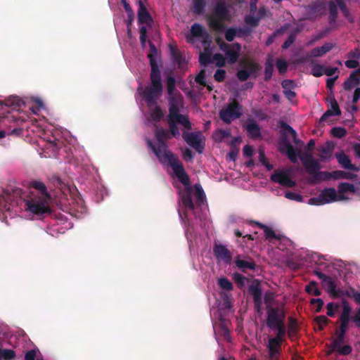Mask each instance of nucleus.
<instances>
[{
  "instance_id": "26",
  "label": "nucleus",
  "mask_w": 360,
  "mask_h": 360,
  "mask_svg": "<svg viewBox=\"0 0 360 360\" xmlns=\"http://www.w3.org/2000/svg\"><path fill=\"white\" fill-rule=\"evenodd\" d=\"M320 195L325 205L335 202L337 192L334 188H326L321 191Z\"/></svg>"
},
{
  "instance_id": "54",
  "label": "nucleus",
  "mask_w": 360,
  "mask_h": 360,
  "mask_svg": "<svg viewBox=\"0 0 360 360\" xmlns=\"http://www.w3.org/2000/svg\"><path fill=\"white\" fill-rule=\"evenodd\" d=\"M315 321L319 325V330H322L324 326L328 324L330 320L326 316L321 315L315 318Z\"/></svg>"
},
{
  "instance_id": "62",
  "label": "nucleus",
  "mask_w": 360,
  "mask_h": 360,
  "mask_svg": "<svg viewBox=\"0 0 360 360\" xmlns=\"http://www.w3.org/2000/svg\"><path fill=\"white\" fill-rule=\"evenodd\" d=\"M339 321H340V326L337 330H339V331L346 334L349 329V322L351 321L342 320V319H339Z\"/></svg>"
},
{
  "instance_id": "4",
  "label": "nucleus",
  "mask_w": 360,
  "mask_h": 360,
  "mask_svg": "<svg viewBox=\"0 0 360 360\" xmlns=\"http://www.w3.org/2000/svg\"><path fill=\"white\" fill-rule=\"evenodd\" d=\"M230 13L229 8L224 0L217 1L212 13L207 17L209 27L216 32H221L225 29L224 21L229 20Z\"/></svg>"
},
{
  "instance_id": "10",
  "label": "nucleus",
  "mask_w": 360,
  "mask_h": 360,
  "mask_svg": "<svg viewBox=\"0 0 360 360\" xmlns=\"http://www.w3.org/2000/svg\"><path fill=\"white\" fill-rule=\"evenodd\" d=\"M299 155L300 160L309 175L314 176L321 169V164L319 160L313 158L311 153H302L299 151Z\"/></svg>"
},
{
  "instance_id": "39",
  "label": "nucleus",
  "mask_w": 360,
  "mask_h": 360,
  "mask_svg": "<svg viewBox=\"0 0 360 360\" xmlns=\"http://www.w3.org/2000/svg\"><path fill=\"white\" fill-rule=\"evenodd\" d=\"M338 5L333 1L328 2L329 20L330 22H335L338 18Z\"/></svg>"
},
{
  "instance_id": "55",
  "label": "nucleus",
  "mask_w": 360,
  "mask_h": 360,
  "mask_svg": "<svg viewBox=\"0 0 360 360\" xmlns=\"http://www.w3.org/2000/svg\"><path fill=\"white\" fill-rule=\"evenodd\" d=\"M213 60L219 68L224 67L226 65L225 58L221 53H215L212 56Z\"/></svg>"
},
{
  "instance_id": "43",
  "label": "nucleus",
  "mask_w": 360,
  "mask_h": 360,
  "mask_svg": "<svg viewBox=\"0 0 360 360\" xmlns=\"http://www.w3.org/2000/svg\"><path fill=\"white\" fill-rule=\"evenodd\" d=\"M355 184L347 183V182H342L339 184L338 188V193L340 194H345L347 192L352 193L354 190Z\"/></svg>"
},
{
  "instance_id": "14",
  "label": "nucleus",
  "mask_w": 360,
  "mask_h": 360,
  "mask_svg": "<svg viewBox=\"0 0 360 360\" xmlns=\"http://www.w3.org/2000/svg\"><path fill=\"white\" fill-rule=\"evenodd\" d=\"M184 140L191 147L195 149L198 153H202L203 146L201 144V138L199 133L184 131L182 134Z\"/></svg>"
},
{
  "instance_id": "12",
  "label": "nucleus",
  "mask_w": 360,
  "mask_h": 360,
  "mask_svg": "<svg viewBox=\"0 0 360 360\" xmlns=\"http://www.w3.org/2000/svg\"><path fill=\"white\" fill-rule=\"evenodd\" d=\"M213 253L218 261H222L227 264L231 263L232 254L226 245L215 243L213 246Z\"/></svg>"
},
{
  "instance_id": "1",
  "label": "nucleus",
  "mask_w": 360,
  "mask_h": 360,
  "mask_svg": "<svg viewBox=\"0 0 360 360\" xmlns=\"http://www.w3.org/2000/svg\"><path fill=\"white\" fill-rule=\"evenodd\" d=\"M30 186L36 191L23 192L20 188L8 186L0 195V205L8 212L27 211L38 216L51 213V196L45 184L34 180L30 183Z\"/></svg>"
},
{
  "instance_id": "35",
  "label": "nucleus",
  "mask_w": 360,
  "mask_h": 360,
  "mask_svg": "<svg viewBox=\"0 0 360 360\" xmlns=\"http://www.w3.org/2000/svg\"><path fill=\"white\" fill-rule=\"evenodd\" d=\"M334 351H336L340 355L347 356L352 353V347L349 345H345L343 346L340 345L338 347L330 348L328 354H330Z\"/></svg>"
},
{
  "instance_id": "16",
  "label": "nucleus",
  "mask_w": 360,
  "mask_h": 360,
  "mask_svg": "<svg viewBox=\"0 0 360 360\" xmlns=\"http://www.w3.org/2000/svg\"><path fill=\"white\" fill-rule=\"evenodd\" d=\"M280 146L281 151L285 153L292 163H296L297 162V156L300 157L299 151L301 153L300 150L296 151L292 145L285 138L281 141Z\"/></svg>"
},
{
  "instance_id": "49",
  "label": "nucleus",
  "mask_w": 360,
  "mask_h": 360,
  "mask_svg": "<svg viewBox=\"0 0 360 360\" xmlns=\"http://www.w3.org/2000/svg\"><path fill=\"white\" fill-rule=\"evenodd\" d=\"M219 286L226 290H232L233 288L232 283L226 277L220 278L218 280Z\"/></svg>"
},
{
  "instance_id": "64",
  "label": "nucleus",
  "mask_w": 360,
  "mask_h": 360,
  "mask_svg": "<svg viewBox=\"0 0 360 360\" xmlns=\"http://www.w3.org/2000/svg\"><path fill=\"white\" fill-rule=\"evenodd\" d=\"M351 321L354 322L356 327L360 328V307L357 309L355 314L352 316Z\"/></svg>"
},
{
  "instance_id": "31",
  "label": "nucleus",
  "mask_w": 360,
  "mask_h": 360,
  "mask_svg": "<svg viewBox=\"0 0 360 360\" xmlns=\"http://www.w3.org/2000/svg\"><path fill=\"white\" fill-rule=\"evenodd\" d=\"M332 178L333 179H354L357 177L356 174L350 173L342 170H335L332 172Z\"/></svg>"
},
{
  "instance_id": "47",
  "label": "nucleus",
  "mask_w": 360,
  "mask_h": 360,
  "mask_svg": "<svg viewBox=\"0 0 360 360\" xmlns=\"http://www.w3.org/2000/svg\"><path fill=\"white\" fill-rule=\"evenodd\" d=\"M264 232L266 239L269 242H271L273 240H281V236L276 234L274 231L269 226L264 229Z\"/></svg>"
},
{
  "instance_id": "11",
  "label": "nucleus",
  "mask_w": 360,
  "mask_h": 360,
  "mask_svg": "<svg viewBox=\"0 0 360 360\" xmlns=\"http://www.w3.org/2000/svg\"><path fill=\"white\" fill-rule=\"evenodd\" d=\"M167 123L169 125V133H170L171 136L174 138H179L180 136V133L179 128L176 125V123L182 125L184 129L187 130H191L192 129L191 122L189 120L188 117H185L184 122L179 121L177 118L169 117H167Z\"/></svg>"
},
{
  "instance_id": "56",
  "label": "nucleus",
  "mask_w": 360,
  "mask_h": 360,
  "mask_svg": "<svg viewBox=\"0 0 360 360\" xmlns=\"http://www.w3.org/2000/svg\"><path fill=\"white\" fill-rule=\"evenodd\" d=\"M236 30H237V37H242L243 36L248 37V36H250L252 32V28L249 27L248 26H244L243 27L236 28Z\"/></svg>"
},
{
  "instance_id": "57",
  "label": "nucleus",
  "mask_w": 360,
  "mask_h": 360,
  "mask_svg": "<svg viewBox=\"0 0 360 360\" xmlns=\"http://www.w3.org/2000/svg\"><path fill=\"white\" fill-rule=\"evenodd\" d=\"M276 68L280 74H283L288 70V63L283 59H278L276 60Z\"/></svg>"
},
{
  "instance_id": "36",
  "label": "nucleus",
  "mask_w": 360,
  "mask_h": 360,
  "mask_svg": "<svg viewBox=\"0 0 360 360\" xmlns=\"http://www.w3.org/2000/svg\"><path fill=\"white\" fill-rule=\"evenodd\" d=\"M323 282L327 284L328 290L330 294L336 297H340V290L336 289V284L330 276H328Z\"/></svg>"
},
{
  "instance_id": "40",
  "label": "nucleus",
  "mask_w": 360,
  "mask_h": 360,
  "mask_svg": "<svg viewBox=\"0 0 360 360\" xmlns=\"http://www.w3.org/2000/svg\"><path fill=\"white\" fill-rule=\"evenodd\" d=\"M317 285L318 284L316 281L309 282V283L305 286L306 292L314 296L321 295V290L317 287Z\"/></svg>"
},
{
  "instance_id": "9",
  "label": "nucleus",
  "mask_w": 360,
  "mask_h": 360,
  "mask_svg": "<svg viewBox=\"0 0 360 360\" xmlns=\"http://www.w3.org/2000/svg\"><path fill=\"white\" fill-rule=\"evenodd\" d=\"M249 293L252 296L255 311L259 314H263L262 291L260 283L256 281L252 283L248 289Z\"/></svg>"
},
{
  "instance_id": "21",
  "label": "nucleus",
  "mask_w": 360,
  "mask_h": 360,
  "mask_svg": "<svg viewBox=\"0 0 360 360\" xmlns=\"http://www.w3.org/2000/svg\"><path fill=\"white\" fill-rule=\"evenodd\" d=\"M281 345L282 343L277 340L269 339L267 347L270 359L278 360V355L281 353Z\"/></svg>"
},
{
  "instance_id": "28",
  "label": "nucleus",
  "mask_w": 360,
  "mask_h": 360,
  "mask_svg": "<svg viewBox=\"0 0 360 360\" xmlns=\"http://www.w3.org/2000/svg\"><path fill=\"white\" fill-rule=\"evenodd\" d=\"M271 330L276 331V335L274 338H271L283 343L285 340V335L287 332L285 322L272 328Z\"/></svg>"
},
{
  "instance_id": "51",
  "label": "nucleus",
  "mask_w": 360,
  "mask_h": 360,
  "mask_svg": "<svg viewBox=\"0 0 360 360\" xmlns=\"http://www.w3.org/2000/svg\"><path fill=\"white\" fill-rule=\"evenodd\" d=\"M325 66L320 64H314L311 66V74L316 77H319L324 75Z\"/></svg>"
},
{
  "instance_id": "6",
  "label": "nucleus",
  "mask_w": 360,
  "mask_h": 360,
  "mask_svg": "<svg viewBox=\"0 0 360 360\" xmlns=\"http://www.w3.org/2000/svg\"><path fill=\"white\" fill-rule=\"evenodd\" d=\"M238 65L242 69L238 70L236 76L241 82L247 81L250 75L256 74L260 70L258 63L248 58L240 60Z\"/></svg>"
},
{
  "instance_id": "18",
  "label": "nucleus",
  "mask_w": 360,
  "mask_h": 360,
  "mask_svg": "<svg viewBox=\"0 0 360 360\" xmlns=\"http://www.w3.org/2000/svg\"><path fill=\"white\" fill-rule=\"evenodd\" d=\"M330 104L328 107V110L323 113V115L320 118L319 122H325L328 117L337 115L339 116L341 115V110L340 109L339 105L337 101L335 99L334 96L330 97Z\"/></svg>"
},
{
  "instance_id": "5",
  "label": "nucleus",
  "mask_w": 360,
  "mask_h": 360,
  "mask_svg": "<svg viewBox=\"0 0 360 360\" xmlns=\"http://www.w3.org/2000/svg\"><path fill=\"white\" fill-rule=\"evenodd\" d=\"M242 105L236 99L229 103L225 108L219 111V117L226 124H230L233 120L242 116Z\"/></svg>"
},
{
  "instance_id": "23",
  "label": "nucleus",
  "mask_w": 360,
  "mask_h": 360,
  "mask_svg": "<svg viewBox=\"0 0 360 360\" xmlns=\"http://www.w3.org/2000/svg\"><path fill=\"white\" fill-rule=\"evenodd\" d=\"M138 20L139 22L141 24H148L149 22H153V18L150 14L141 0L139 1Z\"/></svg>"
},
{
  "instance_id": "37",
  "label": "nucleus",
  "mask_w": 360,
  "mask_h": 360,
  "mask_svg": "<svg viewBox=\"0 0 360 360\" xmlns=\"http://www.w3.org/2000/svg\"><path fill=\"white\" fill-rule=\"evenodd\" d=\"M352 312V308L349 306V303L347 301L342 302V311L341 314L339 316V319L342 320H349L351 321L352 316H351Z\"/></svg>"
},
{
  "instance_id": "59",
  "label": "nucleus",
  "mask_w": 360,
  "mask_h": 360,
  "mask_svg": "<svg viewBox=\"0 0 360 360\" xmlns=\"http://www.w3.org/2000/svg\"><path fill=\"white\" fill-rule=\"evenodd\" d=\"M285 197L288 199L297 202H302L303 200V196L302 195L291 191H287L285 193Z\"/></svg>"
},
{
  "instance_id": "41",
  "label": "nucleus",
  "mask_w": 360,
  "mask_h": 360,
  "mask_svg": "<svg viewBox=\"0 0 360 360\" xmlns=\"http://www.w3.org/2000/svg\"><path fill=\"white\" fill-rule=\"evenodd\" d=\"M244 22L248 27L251 28H255L259 26L260 20L257 16L252 15H246L244 17Z\"/></svg>"
},
{
  "instance_id": "20",
  "label": "nucleus",
  "mask_w": 360,
  "mask_h": 360,
  "mask_svg": "<svg viewBox=\"0 0 360 360\" xmlns=\"http://www.w3.org/2000/svg\"><path fill=\"white\" fill-rule=\"evenodd\" d=\"M241 44L238 42L233 43L232 48L229 49L226 51L225 56L226 59L228 60V63L229 64H234L236 63L240 56V53L241 51Z\"/></svg>"
},
{
  "instance_id": "61",
  "label": "nucleus",
  "mask_w": 360,
  "mask_h": 360,
  "mask_svg": "<svg viewBox=\"0 0 360 360\" xmlns=\"http://www.w3.org/2000/svg\"><path fill=\"white\" fill-rule=\"evenodd\" d=\"M311 304H315L316 309L315 312L319 313L321 311L323 306V301L321 298H312L310 300Z\"/></svg>"
},
{
  "instance_id": "42",
  "label": "nucleus",
  "mask_w": 360,
  "mask_h": 360,
  "mask_svg": "<svg viewBox=\"0 0 360 360\" xmlns=\"http://www.w3.org/2000/svg\"><path fill=\"white\" fill-rule=\"evenodd\" d=\"M195 198H196V204L200 205L204 202L205 200L206 196L205 192L201 187L200 185L195 186Z\"/></svg>"
},
{
  "instance_id": "32",
  "label": "nucleus",
  "mask_w": 360,
  "mask_h": 360,
  "mask_svg": "<svg viewBox=\"0 0 360 360\" xmlns=\"http://www.w3.org/2000/svg\"><path fill=\"white\" fill-rule=\"evenodd\" d=\"M170 52L174 63H176L179 68L181 67L185 63V59L184 58L181 51L171 46Z\"/></svg>"
},
{
  "instance_id": "63",
  "label": "nucleus",
  "mask_w": 360,
  "mask_h": 360,
  "mask_svg": "<svg viewBox=\"0 0 360 360\" xmlns=\"http://www.w3.org/2000/svg\"><path fill=\"white\" fill-rule=\"evenodd\" d=\"M216 136H219L218 141H221L224 139L231 136V131L229 129H219L217 132Z\"/></svg>"
},
{
  "instance_id": "8",
  "label": "nucleus",
  "mask_w": 360,
  "mask_h": 360,
  "mask_svg": "<svg viewBox=\"0 0 360 360\" xmlns=\"http://www.w3.org/2000/svg\"><path fill=\"white\" fill-rule=\"evenodd\" d=\"M169 114L167 117L177 118L179 121L184 122L185 117L188 116L179 113L180 108L183 106V98L180 93L169 96Z\"/></svg>"
},
{
  "instance_id": "27",
  "label": "nucleus",
  "mask_w": 360,
  "mask_h": 360,
  "mask_svg": "<svg viewBox=\"0 0 360 360\" xmlns=\"http://www.w3.org/2000/svg\"><path fill=\"white\" fill-rule=\"evenodd\" d=\"M360 84V77L354 71H352L349 77L344 82V89L345 90H351L354 86Z\"/></svg>"
},
{
  "instance_id": "24",
  "label": "nucleus",
  "mask_w": 360,
  "mask_h": 360,
  "mask_svg": "<svg viewBox=\"0 0 360 360\" xmlns=\"http://www.w3.org/2000/svg\"><path fill=\"white\" fill-rule=\"evenodd\" d=\"M334 147L335 146L332 142L327 141L324 146L319 149V158L321 161L325 162L332 158Z\"/></svg>"
},
{
  "instance_id": "3",
  "label": "nucleus",
  "mask_w": 360,
  "mask_h": 360,
  "mask_svg": "<svg viewBox=\"0 0 360 360\" xmlns=\"http://www.w3.org/2000/svg\"><path fill=\"white\" fill-rule=\"evenodd\" d=\"M148 44L150 49L148 58L151 68L150 73V84L145 87L142 96L146 104L150 105L158 103V98L163 92V84L161 72L156 61L158 49L152 41H149Z\"/></svg>"
},
{
  "instance_id": "44",
  "label": "nucleus",
  "mask_w": 360,
  "mask_h": 360,
  "mask_svg": "<svg viewBox=\"0 0 360 360\" xmlns=\"http://www.w3.org/2000/svg\"><path fill=\"white\" fill-rule=\"evenodd\" d=\"M6 104L15 109L24 105V102L17 96H11L6 100Z\"/></svg>"
},
{
  "instance_id": "53",
  "label": "nucleus",
  "mask_w": 360,
  "mask_h": 360,
  "mask_svg": "<svg viewBox=\"0 0 360 360\" xmlns=\"http://www.w3.org/2000/svg\"><path fill=\"white\" fill-rule=\"evenodd\" d=\"M225 39L226 41L231 42L234 40V39L237 37V30L235 27H229L228 28L224 34Z\"/></svg>"
},
{
  "instance_id": "30",
  "label": "nucleus",
  "mask_w": 360,
  "mask_h": 360,
  "mask_svg": "<svg viewBox=\"0 0 360 360\" xmlns=\"http://www.w3.org/2000/svg\"><path fill=\"white\" fill-rule=\"evenodd\" d=\"M246 130L250 138L255 139L261 136V130L259 125L252 122L246 126Z\"/></svg>"
},
{
  "instance_id": "58",
  "label": "nucleus",
  "mask_w": 360,
  "mask_h": 360,
  "mask_svg": "<svg viewBox=\"0 0 360 360\" xmlns=\"http://www.w3.org/2000/svg\"><path fill=\"white\" fill-rule=\"evenodd\" d=\"M338 7L340 8L343 15L347 19V20L351 23L353 22L354 19H353L352 16L351 15L349 11L347 8L346 4L345 3L341 4V5H340V6H338Z\"/></svg>"
},
{
  "instance_id": "46",
  "label": "nucleus",
  "mask_w": 360,
  "mask_h": 360,
  "mask_svg": "<svg viewBox=\"0 0 360 360\" xmlns=\"http://www.w3.org/2000/svg\"><path fill=\"white\" fill-rule=\"evenodd\" d=\"M274 292L270 290L265 292L264 295V302L266 305V309H267V307H274V306H272V303L274 302Z\"/></svg>"
},
{
  "instance_id": "38",
  "label": "nucleus",
  "mask_w": 360,
  "mask_h": 360,
  "mask_svg": "<svg viewBox=\"0 0 360 360\" xmlns=\"http://www.w3.org/2000/svg\"><path fill=\"white\" fill-rule=\"evenodd\" d=\"M193 12L198 15L203 13L205 6L206 0H193Z\"/></svg>"
},
{
  "instance_id": "29",
  "label": "nucleus",
  "mask_w": 360,
  "mask_h": 360,
  "mask_svg": "<svg viewBox=\"0 0 360 360\" xmlns=\"http://www.w3.org/2000/svg\"><path fill=\"white\" fill-rule=\"evenodd\" d=\"M332 172H321L318 171L311 178L309 179L311 184H317L321 181H328L332 178Z\"/></svg>"
},
{
  "instance_id": "13",
  "label": "nucleus",
  "mask_w": 360,
  "mask_h": 360,
  "mask_svg": "<svg viewBox=\"0 0 360 360\" xmlns=\"http://www.w3.org/2000/svg\"><path fill=\"white\" fill-rule=\"evenodd\" d=\"M271 180L275 183L288 188L294 187L295 181H292L285 170H276L271 176Z\"/></svg>"
},
{
  "instance_id": "15",
  "label": "nucleus",
  "mask_w": 360,
  "mask_h": 360,
  "mask_svg": "<svg viewBox=\"0 0 360 360\" xmlns=\"http://www.w3.org/2000/svg\"><path fill=\"white\" fill-rule=\"evenodd\" d=\"M335 47V44L330 42L325 43L321 47H316L311 49L310 51L307 53L306 58L301 59L302 62L306 61L307 59L310 58H319L321 57L330 51H331Z\"/></svg>"
},
{
  "instance_id": "22",
  "label": "nucleus",
  "mask_w": 360,
  "mask_h": 360,
  "mask_svg": "<svg viewBox=\"0 0 360 360\" xmlns=\"http://www.w3.org/2000/svg\"><path fill=\"white\" fill-rule=\"evenodd\" d=\"M335 158L338 163L345 169H350L358 172L359 168L354 165L351 163V160L348 155H347L343 151L335 154Z\"/></svg>"
},
{
  "instance_id": "17",
  "label": "nucleus",
  "mask_w": 360,
  "mask_h": 360,
  "mask_svg": "<svg viewBox=\"0 0 360 360\" xmlns=\"http://www.w3.org/2000/svg\"><path fill=\"white\" fill-rule=\"evenodd\" d=\"M186 186V185H184ZM186 189L180 193V198L184 207L186 210L193 211L195 210V205L193 202V190L190 186V184L186 185Z\"/></svg>"
},
{
  "instance_id": "48",
  "label": "nucleus",
  "mask_w": 360,
  "mask_h": 360,
  "mask_svg": "<svg viewBox=\"0 0 360 360\" xmlns=\"http://www.w3.org/2000/svg\"><path fill=\"white\" fill-rule=\"evenodd\" d=\"M273 72H274V65L270 60H268L265 64L264 80L269 81L272 77Z\"/></svg>"
},
{
  "instance_id": "19",
  "label": "nucleus",
  "mask_w": 360,
  "mask_h": 360,
  "mask_svg": "<svg viewBox=\"0 0 360 360\" xmlns=\"http://www.w3.org/2000/svg\"><path fill=\"white\" fill-rule=\"evenodd\" d=\"M191 35L192 37L201 38L204 43H206L210 38L207 30L201 24L197 22L191 26Z\"/></svg>"
},
{
  "instance_id": "33",
  "label": "nucleus",
  "mask_w": 360,
  "mask_h": 360,
  "mask_svg": "<svg viewBox=\"0 0 360 360\" xmlns=\"http://www.w3.org/2000/svg\"><path fill=\"white\" fill-rule=\"evenodd\" d=\"M16 357L15 352L11 349H4L0 344V360H14Z\"/></svg>"
},
{
  "instance_id": "34",
  "label": "nucleus",
  "mask_w": 360,
  "mask_h": 360,
  "mask_svg": "<svg viewBox=\"0 0 360 360\" xmlns=\"http://www.w3.org/2000/svg\"><path fill=\"white\" fill-rule=\"evenodd\" d=\"M147 105L148 107L155 105L154 109L152 110L151 112H150V117L154 122H160L164 116V113L160 107L157 105V103L155 104H152L150 105H148L147 104Z\"/></svg>"
},
{
  "instance_id": "45",
  "label": "nucleus",
  "mask_w": 360,
  "mask_h": 360,
  "mask_svg": "<svg viewBox=\"0 0 360 360\" xmlns=\"http://www.w3.org/2000/svg\"><path fill=\"white\" fill-rule=\"evenodd\" d=\"M335 333L337 337L330 343V345L329 347L330 348L338 347V346H340V345H342L345 342L346 336L345 333H343L339 330H337Z\"/></svg>"
},
{
  "instance_id": "52",
  "label": "nucleus",
  "mask_w": 360,
  "mask_h": 360,
  "mask_svg": "<svg viewBox=\"0 0 360 360\" xmlns=\"http://www.w3.org/2000/svg\"><path fill=\"white\" fill-rule=\"evenodd\" d=\"M331 134L335 138L341 139L346 136L347 131L343 127H335L331 129Z\"/></svg>"
},
{
  "instance_id": "60",
  "label": "nucleus",
  "mask_w": 360,
  "mask_h": 360,
  "mask_svg": "<svg viewBox=\"0 0 360 360\" xmlns=\"http://www.w3.org/2000/svg\"><path fill=\"white\" fill-rule=\"evenodd\" d=\"M216 42H217V45L219 46V49L221 51H224V53H226V51H227V50L232 48V46H233V44H227V43L224 42V41H222V39L221 38H217Z\"/></svg>"
},
{
  "instance_id": "50",
  "label": "nucleus",
  "mask_w": 360,
  "mask_h": 360,
  "mask_svg": "<svg viewBox=\"0 0 360 360\" xmlns=\"http://www.w3.org/2000/svg\"><path fill=\"white\" fill-rule=\"evenodd\" d=\"M175 86H176L175 78L172 76L167 77V93H168L169 96L176 94H174Z\"/></svg>"
},
{
  "instance_id": "25",
  "label": "nucleus",
  "mask_w": 360,
  "mask_h": 360,
  "mask_svg": "<svg viewBox=\"0 0 360 360\" xmlns=\"http://www.w3.org/2000/svg\"><path fill=\"white\" fill-rule=\"evenodd\" d=\"M240 256L235 260L236 266L243 272H245L248 269L255 270L256 264L252 258H248V260L240 259Z\"/></svg>"
},
{
  "instance_id": "7",
  "label": "nucleus",
  "mask_w": 360,
  "mask_h": 360,
  "mask_svg": "<svg viewBox=\"0 0 360 360\" xmlns=\"http://www.w3.org/2000/svg\"><path fill=\"white\" fill-rule=\"evenodd\" d=\"M266 314V325L269 329L285 322V312L283 307H267Z\"/></svg>"
},
{
  "instance_id": "2",
  "label": "nucleus",
  "mask_w": 360,
  "mask_h": 360,
  "mask_svg": "<svg viewBox=\"0 0 360 360\" xmlns=\"http://www.w3.org/2000/svg\"><path fill=\"white\" fill-rule=\"evenodd\" d=\"M158 141V146H155L150 141H148V147L153 150L158 160L162 164L169 165L178 180L184 185L189 184V177L185 172L183 164L178 156L168 150L165 141V139H170L169 132L162 128L158 129L155 132Z\"/></svg>"
}]
</instances>
